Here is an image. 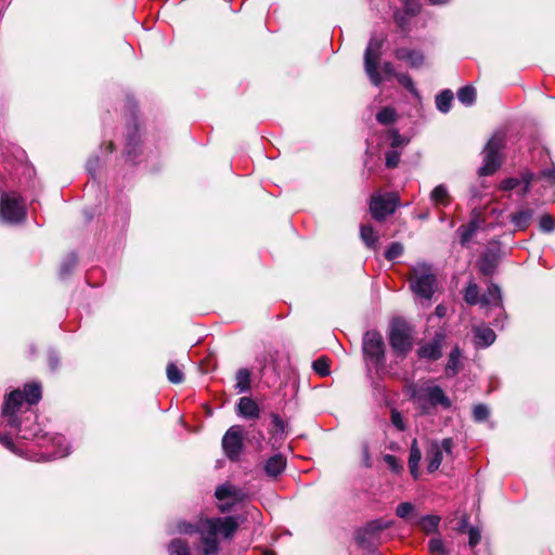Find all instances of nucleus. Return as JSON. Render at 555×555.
I'll return each instance as SVG.
<instances>
[{
  "mask_svg": "<svg viewBox=\"0 0 555 555\" xmlns=\"http://www.w3.org/2000/svg\"><path fill=\"white\" fill-rule=\"evenodd\" d=\"M0 442L5 446L8 449L14 451V446L12 441V437L9 436V434L1 435L0 434Z\"/></svg>",
  "mask_w": 555,
  "mask_h": 555,
  "instance_id": "nucleus-50",
  "label": "nucleus"
},
{
  "mask_svg": "<svg viewBox=\"0 0 555 555\" xmlns=\"http://www.w3.org/2000/svg\"><path fill=\"white\" fill-rule=\"evenodd\" d=\"M263 555H275L273 552L266 551Z\"/></svg>",
  "mask_w": 555,
  "mask_h": 555,
  "instance_id": "nucleus-60",
  "label": "nucleus"
},
{
  "mask_svg": "<svg viewBox=\"0 0 555 555\" xmlns=\"http://www.w3.org/2000/svg\"><path fill=\"white\" fill-rule=\"evenodd\" d=\"M414 397L422 403L425 409V403L435 408L440 405L443 409L451 408V400L444 393L441 387L431 384H425L414 390Z\"/></svg>",
  "mask_w": 555,
  "mask_h": 555,
  "instance_id": "nucleus-8",
  "label": "nucleus"
},
{
  "mask_svg": "<svg viewBox=\"0 0 555 555\" xmlns=\"http://www.w3.org/2000/svg\"><path fill=\"white\" fill-rule=\"evenodd\" d=\"M383 46L382 38H372L367 44L364 54V66L365 72L371 80V82L375 86L380 85L382 77L377 70V62L379 60L380 49Z\"/></svg>",
  "mask_w": 555,
  "mask_h": 555,
  "instance_id": "nucleus-11",
  "label": "nucleus"
},
{
  "mask_svg": "<svg viewBox=\"0 0 555 555\" xmlns=\"http://www.w3.org/2000/svg\"><path fill=\"white\" fill-rule=\"evenodd\" d=\"M444 311H446V310H444V308H443V307H441V306H438V307L436 308V312H437V314H438V315H440V317H441V315H443Z\"/></svg>",
  "mask_w": 555,
  "mask_h": 555,
  "instance_id": "nucleus-58",
  "label": "nucleus"
},
{
  "mask_svg": "<svg viewBox=\"0 0 555 555\" xmlns=\"http://www.w3.org/2000/svg\"><path fill=\"white\" fill-rule=\"evenodd\" d=\"M480 271L486 274V275H490L492 274L493 272V266L492 263L488 262V261H483L481 264H480Z\"/></svg>",
  "mask_w": 555,
  "mask_h": 555,
  "instance_id": "nucleus-52",
  "label": "nucleus"
},
{
  "mask_svg": "<svg viewBox=\"0 0 555 555\" xmlns=\"http://www.w3.org/2000/svg\"><path fill=\"white\" fill-rule=\"evenodd\" d=\"M459 232H460V235H461V243L463 245H465L466 243L469 242L472 236L475 234L476 225H475V223L472 222L467 227H461Z\"/></svg>",
  "mask_w": 555,
  "mask_h": 555,
  "instance_id": "nucleus-40",
  "label": "nucleus"
},
{
  "mask_svg": "<svg viewBox=\"0 0 555 555\" xmlns=\"http://www.w3.org/2000/svg\"><path fill=\"white\" fill-rule=\"evenodd\" d=\"M430 201L436 206H448L451 202L448 188L444 184L437 185L430 192Z\"/></svg>",
  "mask_w": 555,
  "mask_h": 555,
  "instance_id": "nucleus-23",
  "label": "nucleus"
},
{
  "mask_svg": "<svg viewBox=\"0 0 555 555\" xmlns=\"http://www.w3.org/2000/svg\"><path fill=\"white\" fill-rule=\"evenodd\" d=\"M489 409L485 404H477L473 409V416L476 422H483L489 417Z\"/></svg>",
  "mask_w": 555,
  "mask_h": 555,
  "instance_id": "nucleus-39",
  "label": "nucleus"
},
{
  "mask_svg": "<svg viewBox=\"0 0 555 555\" xmlns=\"http://www.w3.org/2000/svg\"><path fill=\"white\" fill-rule=\"evenodd\" d=\"M403 245L401 243L395 242L391 243L390 246L385 251V257L387 260H395L403 254Z\"/></svg>",
  "mask_w": 555,
  "mask_h": 555,
  "instance_id": "nucleus-37",
  "label": "nucleus"
},
{
  "mask_svg": "<svg viewBox=\"0 0 555 555\" xmlns=\"http://www.w3.org/2000/svg\"><path fill=\"white\" fill-rule=\"evenodd\" d=\"M384 461L393 472H398L401 468V465L398 463L396 456L391 454H386L384 456Z\"/></svg>",
  "mask_w": 555,
  "mask_h": 555,
  "instance_id": "nucleus-49",
  "label": "nucleus"
},
{
  "mask_svg": "<svg viewBox=\"0 0 555 555\" xmlns=\"http://www.w3.org/2000/svg\"><path fill=\"white\" fill-rule=\"evenodd\" d=\"M398 203L399 196L396 193L376 194L371 198L370 210L375 220L382 221L395 212Z\"/></svg>",
  "mask_w": 555,
  "mask_h": 555,
  "instance_id": "nucleus-10",
  "label": "nucleus"
},
{
  "mask_svg": "<svg viewBox=\"0 0 555 555\" xmlns=\"http://www.w3.org/2000/svg\"><path fill=\"white\" fill-rule=\"evenodd\" d=\"M462 352L459 347H454L449 354L448 363L446 366V373L448 376H454L460 369V359Z\"/></svg>",
  "mask_w": 555,
  "mask_h": 555,
  "instance_id": "nucleus-25",
  "label": "nucleus"
},
{
  "mask_svg": "<svg viewBox=\"0 0 555 555\" xmlns=\"http://www.w3.org/2000/svg\"><path fill=\"white\" fill-rule=\"evenodd\" d=\"M533 179V175L530 172H525L521 175L520 179L517 178H507L501 182V189L504 191H512L519 188V194L521 196L526 195L530 190V184Z\"/></svg>",
  "mask_w": 555,
  "mask_h": 555,
  "instance_id": "nucleus-16",
  "label": "nucleus"
},
{
  "mask_svg": "<svg viewBox=\"0 0 555 555\" xmlns=\"http://www.w3.org/2000/svg\"><path fill=\"white\" fill-rule=\"evenodd\" d=\"M475 345L481 348L489 347L495 340V333L487 326L474 328Z\"/></svg>",
  "mask_w": 555,
  "mask_h": 555,
  "instance_id": "nucleus-18",
  "label": "nucleus"
},
{
  "mask_svg": "<svg viewBox=\"0 0 555 555\" xmlns=\"http://www.w3.org/2000/svg\"><path fill=\"white\" fill-rule=\"evenodd\" d=\"M396 57L401 61H405L411 67L417 68L424 62V56L421 52L410 50L406 48H400L396 50Z\"/></svg>",
  "mask_w": 555,
  "mask_h": 555,
  "instance_id": "nucleus-17",
  "label": "nucleus"
},
{
  "mask_svg": "<svg viewBox=\"0 0 555 555\" xmlns=\"http://www.w3.org/2000/svg\"><path fill=\"white\" fill-rule=\"evenodd\" d=\"M111 152L113 151V143H109Z\"/></svg>",
  "mask_w": 555,
  "mask_h": 555,
  "instance_id": "nucleus-61",
  "label": "nucleus"
},
{
  "mask_svg": "<svg viewBox=\"0 0 555 555\" xmlns=\"http://www.w3.org/2000/svg\"><path fill=\"white\" fill-rule=\"evenodd\" d=\"M414 512V506L409 502L400 503L396 508V515L402 519H408Z\"/></svg>",
  "mask_w": 555,
  "mask_h": 555,
  "instance_id": "nucleus-38",
  "label": "nucleus"
},
{
  "mask_svg": "<svg viewBox=\"0 0 555 555\" xmlns=\"http://www.w3.org/2000/svg\"><path fill=\"white\" fill-rule=\"evenodd\" d=\"M52 443L56 448L53 457H64L69 454L70 447L65 437L57 435L52 438Z\"/></svg>",
  "mask_w": 555,
  "mask_h": 555,
  "instance_id": "nucleus-29",
  "label": "nucleus"
},
{
  "mask_svg": "<svg viewBox=\"0 0 555 555\" xmlns=\"http://www.w3.org/2000/svg\"><path fill=\"white\" fill-rule=\"evenodd\" d=\"M388 339L393 352L398 357H405L413 347V330L405 321L396 319L390 324Z\"/></svg>",
  "mask_w": 555,
  "mask_h": 555,
  "instance_id": "nucleus-4",
  "label": "nucleus"
},
{
  "mask_svg": "<svg viewBox=\"0 0 555 555\" xmlns=\"http://www.w3.org/2000/svg\"><path fill=\"white\" fill-rule=\"evenodd\" d=\"M411 0H404L406 12L414 14L417 12L418 8L416 3H410Z\"/></svg>",
  "mask_w": 555,
  "mask_h": 555,
  "instance_id": "nucleus-53",
  "label": "nucleus"
},
{
  "mask_svg": "<svg viewBox=\"0 0 555 555\" xmlns=\"http://www.w3.org/2000/svg\"><path fill=\"white\" fill-rule=\"evenodd\" d=\"M222 447L230 460H237L243 449V430L241 426L230 427L223 436Z\"/></svg>",
  "mask_w": 555,
  "mask_h": 555,
  "instance_id": "nucleus-12",
  "label": "nucleus"
},
{
  "mask_svg": "<svg viewBox=\"0 0 555 555\" xmlns=\"http://www.w3.org/2000/svg\"><path fill=\"white\" fill-rule=\"evenodd\" d=\"M98 162H99L98 158H95L94 164H93V160L88 162L87 168L90 172H93L95 170V165Z\"/></svg>",
  "mask_w": 555,
  "mask_h": 555,
  "instance_id": "nucleus-57",
  "label": "nucleus"
},
{
  "mask_svg": "<svg viewBox=\"0 0 555 555\" xmlns=\"http://www.w3.org/2000/svg\"><path fill=\"white\" fill-rule=\"evenodd\" d=\"M236 389L238 392H245L250 388V372L247 369H240L236 372Z\"/></svg>",
  "mask_w": 555,
  "mask_h": 555,
  "instance_id": "nucleus-31",
  "label": "nucleus"
},
{
  "mask_svg": "<svg viewBox=\"0 0 555 555\" xmlns=\"http://www.w3.org/2000/svg\"><path fill=\"white\" fill-rule=\"evenodd\" d=\"M444 341V334L441 332H438L435 334L433 340L422 345L418 350L417 354L422 359L427 360H438L442 354V344Z\"/></svg>",
  "mask_w": 555,
  "mask_h": 555,
  "instance_id": "nucleus-14",
  "label": "nucleus"
},
{
  "mask_svg": "<svg viewBox=\"0 0 555 555\" xmlns=\"http://www.w3.org/2000/svg\"><path fill=\"white\" fill-rule=\"evenodd\" d=\"M504 146V137L502 134H494L485 147L483 164L479 168L480 176L492 175L501 165L500 151Z\"/></svg>",
  "mask_w": 555,
  "mask_h": 555,
  "instance_id": "nucleus-6",
  "label": "nucleus"
},
{
  "mask_svg": "<svg viewBox=\"0 0 555 555\" xmlns=\"http://www.w3.org/2000/svg\"><path fill=\"white\" fill-rule=\"evenodd\" d=\"M237 411L241 416L246 418H257L259 416V408L249 397H243L240 399Z\"/></svg>",
  "mask_w": 555,
  "mask_h": 555,
  "instance_id": "nucleus-20",
  "label": "nucleus"
},
{
  "mask_svg": "<svg viewBox=\"0 0 555 555\" xmlns=\"http://www.w3.org/2000/svg\"><path fill=\"white\" fill-rule=\"evenodd\" d=\"M41 399V386L38 383H30L24 386V389H16L9 393L5 398L2 413L1 424L9 427L12 433H16L22 439H30L35 437V433L22 426L17 414L27 411L29 406L37 404Z\"/></svg>",
  "mask_w": 555,
  "mask_h": 555,
  "instance_id": "nucleus-2",
  "label": "nucleus"
},
{
  "mask_svg": "<svg viewBox=\"0 0 555 555\" xmlns=\"http://www.w3.org/2000/svg\"><path fill=\"white\" fill-rule=\"evenodd\" d=\"M466 526V521H463L462 529Z\"/></svg>",
  "mask_w": 555,
  "mask_h": 555,
  "instance_id": "nucleus-62",
  "label": "nucleus"
},
{
  "mask_svg": "<svg viewBox=\"0 0 555 555\" xmlns=\"http://www.w3.org/2000/svg\"><path fill=\"white\" fill-rule=\"evenodd\" d=\"M453 101V93L451 90H443L436 96V106L441 113H448L451 108Z\"/></svg>",
  "mask_w": 555,
  "mask_h": 555,
  "instance_id": "nucleus-28",
  "label": "nucleus"
},
{
  "mask_svg": "<svg viewBox=\"0 0 555 555\" xmlns=\"http://www.w3.org/2000/svg\"><path fill=\"white\" fill-rule=\"evenodd\" d=\"M422 460V451L418 447L417 440L414 439L410 447L409 468L411 475L416 479L418 477V465Z\"/></svg>",
  "mask_w": 555,
  "mask_h": 555,
  "instance_id": "nucleus-22",
  "label": "nucleus"
},
{
  "mask_svg": "<svg viewBox=\"0 0 555 555\" xmlns=\"http://www.w3.org/2000/svg\"><path fill=\"white\" fill-rule=\"evenodd\" d=\"M383 73L385 76H395L397 78L398 73H396L395 67L391 63L387 62L383 65Z\"/></svg>",
  "mask_w": 555,
  "mask_h": 555,
  "instance_id": "nucleus-51",
  "label": "nucleus"
},
{
  "mask_svg": "<svg viewBox=\"0 0 555 555\" xmlns=\"http://www.w3.org/2000/svg\"><path fill=\"white\" fill-rule=\"evenodd\" d=\"M0 218L3 222L17 224L26 218V206L15 192L3 193L0 198Z\"/></svg>",
  "mask_w": 555,
  "mask_h": 555,
  "instance_id": "nucleus-5",
  "label": "nucleus"
},
{
  "mask_svg": "<svg viewBox=\"0 0 555 555\" xmlns=\"http://www.w3.org/2000/svg\"><path fill=\"white\" fill-rule=\"evenodd\" d=\"M389 525L388 524H385V525H382L379 522H374V524H371L369 525L366 528H364L363 530L359 531L358 534H357V543L363 547V548H366V550H371L373 547L376 546V534L388 528Z\"/></svg>",
  "mask_w": 555,
  "mask_h": 555,
  "instance_id": "nucleus-15",
  "label": "nucleus"
},
{
  "mask_svg": "<svg viewBox=\"0 0 555 555\" xmlns=\"http://www.w3.org/2000/svg\"><path fill=\"white\" fill-rule=\"evenodd\" d=\"M240 526L238 517L201 518L196 524L179 520L176 531L181 534H201V555H218L220 550L219 538L231 540Z\"/></svg>",
  "mask_w": 555,
  "mask_h": 555,
  "instance_id": "nucleus-1",
  "label": "nucleus"
},
{
  "mask_svg": "<svg viewBox=\"0 0 555 555\" xmlns=\"http://www.w3.org/2000/svg\"><path fill=\"white\" fill-rule=\"evenodd\" d=\"M543 175L555 182V169L544 170Z\"/></svg>",
  "mask_w": 555,
  "mask_h": 555,
  "instance_id": "nucleus-55",
  "label": "nucleus"
},
{
  "mask_svg": "<svg viewBox=\"0 0 555 555\" xmlns=\"http://www.w3.org/2000/svg\"><path fill=\"white\" fill-rule=\"evenodd\" d=\"M457 99L464 105H472L476 99V91L473 87H463L457 91Z\"/></svg>",
  "mask_w": 555,
  "mask_h": 555,
  "instance_id": "nucleus-34",
  "label": "nucleus"
},
{
  "mask_svg": "<svg viewBox=\"0 0 555 555\" xmlns=\"http://www.w3.org/2000/svg\"><path fill=\"white\" fill-rule=\"evenodd\" d=\"M453 440L451 438H444L441 441H431L426 450V462L427 470L429 473L436 472L442 460L446 457H452Z\"/></svg>",
  "mask_w": 555,
  "mask_h": 555,
  "instance_id": "nucleus-7",
  "label": "nucleus"
},
{
  "mask_svg": "<svg viewBox=\"0 0 555 555\" xmlns=\"http://www.w3.org/2000/svg\"><path fill=\"white\" fill-rule=\"evenodd\" d=\"M362 349L364 357L371 363L377 365L385 360V344L380 333L369 331L363 336Z\"/></svg>",
  "mask_w": 555,
  "mask_h": 555,
  "instance_id": "nucleus-9",
  "label": "nucleus"
},
{
  "mask_svg": "<svg viewBox=\"0 0 555 555\" xmlns=\"http://www.w3.org/2000/svg\"><path fill=\"white\" fill-rule=\"evenodd\" d=\"M397 79L398 81L405 88L408 89L412 94L414 95H418L417 93V90L414 86V82L413 80L411 79L410 76L405 75V74H398L397 75Z\"/></svg>",
  "mask_w": 555,
  "mask_h": 555,
  "instance_id": "nucleus-42",
  "label": "nucleus"
},
{
  "mask_svg": "<svg viewBox=\"0 0 555 555\" xmlns=\"http://www.w3.org/2000/svg\"><path fill=\"white\" fill-rule=\"evenodd\" d=\"M314 371L321 376H327L330 374V365L326 359L320 358L313 362Z\"/></svg>",
  "mask_w": 555,
  "mask_h": 555,
  "instance_id": "nucleus-43",
  "label": "nucleus"
},
{
  "mask_svg": "<svg viewBox=\"0 0 555 555\" xmlns=\"http://www.w3.org/2000/svg\"><path fill=\"white\" fill-rule=\"evenodd\" d=\"M532 216L533 211L531 209H521L511 215V222L516 229L524 230L529 225Z\"/></svg>",
  "mask_w": 555,
  "mask_h": 555,
  "instance_id": "nucleus-24",
  "label": "nucleus"
},
{
  "mask_svg": "<svg viewBox=\"0 0 555 555\" xmlns=\"http://www.w3.org/2000/svg\"><path fill=\"white\" fill-rule=\"evenodd\" d=\"M286 467V460L282 454L271 456L264 464V470L268 476L276 477Z\"/></svg>",
  "mask_w": 555,
  "mask_h": 555,
  "instance_id": "nucleus-21",
  "label": "nucleus"
},
{
  "mask_svg": "<svg viewBox=\"0 0 555 555\" xmlns=\"http://www.w3.org/2000/svg\"><path fill=\"white\" fill-rule=\"evenodd\" d=\"M169 555H191L189 543L180 538L172 539L168 544Z\"/></svg>",
  "mask_w": 555,
  "mask_h": 555,
  "instance_id": "nucleus-26",
  "label": "nucleus"
},
{
  "mask_svg": "<svg viewBox=\"0 0 555 555\" xmlns=\"http://www.w3.org/2000/svg\"><path fill=\"white\" fill-rule=\"evenodd\" d=\"M390 145L395 150L399 146H403L408 143V140L404 139L398 130L391 129L389 132Z\"/></svg>",
  "mask_w": 555,
  "mask_h": 555,
  "instance_id": "nucleus-41",
  "label": "nucleus"
},
{
  "mask_svg": "<svg viewBox=\"0 0 555 555\" xmlns=\"http://www.w3.org/2000/svg\"><path fill=\"white\" fill-rule=\"evenodd\" d=\"M480 304L483 307H501L502 294L496 284H490L487 293L480 298Z\"/></svg>",
  "mask_w": 555,
  "mask_h": 555,
  "instance_id": "nucleus-19",
  "label": "nucleus"
},
{
  "mask_svg": "<svg viewBox=\"0 0 555 555\" xmlns=\"http://www.w3.org/2000/svg\"><path fill=\"white\" fill-rule=\"evenodd\" d=\"M411 289L420 297L430 299L434 295L437 283L433 269L427 263H416L411 269L410 274Z\"/></svg>",
  "mask_w": 555,
  "mask_h": 555,
  "instance_id": "nucleus-3",
  "label": "nucleus"
},
{
  "mask_svg": "<svg viewBox=\"0 0 555 555\" xmlns=\"http://www.w3.org/2000/svg\"><path fill=\"white\" fill-rule=\"evenodd\" d=\"M440 522V517L437 515H427L418 519L417 525L426 533H434L437 531Z\"/></svg>",
  "mask_w": 555,
  "mask_h": 555,
  "instance_id": "nucleus-27",
  "label": "nucleus"
},
{
  "mask_svg": "<svg viewBox=\"0 0 555 555\" xmlns=\"http://www.w3.org/2000/svg\"><path fill=\"white\" fill-rule=\"evenodd\" d=\"M400 160V153L396 150L388 151L386 153V166L388 168H395L398 166Z\"/></svg>",
  "mask_w": 555,
  "mask_h": 555,
  "instance_id": "nucleus-45",
  "label": "nucleus"
},
{
  "mask_svg": "<svg viewBox=\"0 0 555 555\" xmlns=\"http://www.w3.org/2000/svg\"><path fill=\"white\" fill-rule=\"evenodd\" d=\"M481 540V531L478 527L468 528V544L470 547L476 546Z\"/></svg>",
  "mask_w": 555,
  "mask_h": 555,
  "instance_id": "nucleus-44",
  "label": "nucleus"
},
{
  "mask_svg": "<svg viewBox=\"0 0 555 555\" xmlns=\"http://www.w3.org/2000/svg\"><path fill=\"white\" fill-rule=\"evenodd\" d=\"M398 118V114L393 107L386 106L383 107L377 114H376V120L380 125H391L393 124Z\"/></svg>",
  "mask_w": 555,
  "mask_h": 555,
  "instance_id": "nucleus-30",
  "label": "nucleus"
},
{
  "mask_svg": "<svg viewBox=\"0 0 555 555\" xmlns=\"http://www.w3.org/2000/svg\"><path fill=\"white\" fill-rule=\"evenodd\" d=\"M272 424L274 427L275 435H278V434L282 435L284 433V422L276 414L272 415Z\"/></svg>",
  "mask_w": 555,
  "mask_h": 555,
  "instance_id": "nucleus-48",
  "label": "nucleus"
},
{
  "mask_svg": "<svg viewBox=\"0 0 555 555\" xmlns=\"http://www.w3.org/2000/svg\"><path fill=\"white\" fill-rule=\"evenodd\" d=\"M166 373L170 383L180 384L183 382V373L175 363L167 365Z\"/></svg>",
  "mask_w": 555,
  "mask_h": 555,
  "instance_id": "nucleus-35",
  "label": "nucleus"
},
{
  "mask_svg": "<svg viewBox=\"0 0 555 555\" xmlns=\"http://www.w3.org/2000/svg\"><path fill=\"white\" fill-rule=\"evenodd\" d=\"M540 228L544 232H551L554 230V220L550 215H543L539 221Z\"/></svg>",
  "mask_w": 555,
  "mask_h": 555,
  "instance_id": "nucleus-46",
  "label": "nucleus"
},
{
  "mask_svg": "<svg viewBox=\"0 0 555 555\" xmlns=\"http://www.w3.org/2000/svg\"><path fill=\"white\" fill-rule=\"evenodd\" d=\"M464 299L469 305H477L480 302L478 285L475 282H469L464 294Z\"/></svg>",
  "mask_w": 555,
  "mask_h": 555,
  "instance_id": "nucleus-33",
  "label": "nucleus"
},
{
  "mask_svg": "<svg viewBox=\"0 0 555 555\" xmlns=\"http://www.w3.org/2000/svg\"><path fill=\"white\" fill-rule=\"evenodd\" d=\"M49 365L52 370H55L59 365V359L54 353L49 356Z\"/></svg>",
  "mask_w": 555,
  "mask_h": 555,
  "instance_id": "nucleus-54",
  "label": "nucleus"
},
{
  "mask_svg": "<svg viewBox=\"0 0 555 555\" xmlns=\"http://www.w3.org/2000/svg\"><path fill=\"white\" fill-rule=\"evenodd\" d=\"M75 263H76V259H75V258L70 259V262H69L68 264H66V263H65V264H63V267H62V272H64V273H65V272H68V271H69V268H70V267H73V266H75Z\"/></svg>",
  "mask_w": 555,
  "mask_h": 555,
  "instance_id": "nucleus-56",
  "label": "nucleus"
},
{
  "mask_svg": "<svg viewBox=\"0 0 555 555\" xmlns=\"http://www.w3.org/2000/svg\"><path fill=\"white\" fill-rule=\"evenodd\" d=\"M215 495L219 501H229L227 504L219 506L221 512H227L232 505L245 499V492L242 489L228 482L219 486L216 489Z\"/></svg>",
  "mask_w": 555,
  "mask_h": 555,
  "instance_id": "nucleus-13",
  "label": "nucleus"
},
{
  "mask_svg": "<svg viewBox=\"0 0 555 555\" xmlns=\"http://www.w3.org/2000/svg\"><path fill=\"white\" fill-rule=\"evenodd\" d=\"M428 550L433 555H448L444 543L439 538H433L428 542Z\"/></svg>",
  "mask_w": 555,
  "mask_h": 555,
  "instance_id": "nucleus-36",
  "label": "nucleus"
},
{
  "mask_svg": "<svg viewBox=\"0 0 555 555\" xmlns=\"http://www.w3.org/2000/svg\"><path fill=\"white\" fill-rule=\"evenodd\" d=\"M391 423L397 429L401 431L405 429L403 417L397 410L391 411Z\"/></svg>",
  "mask_w": 555,
  "mask_h": 555,
  "instance_id": "nucleus-47",
  "label": "nucleus"
},
{
  "mask_svg": "<svg viewBox=\"0 0 555 555\" xmlns=\"http://www.w3.org/2000/svg\"><path fill=\"white\" fill-rule=\"evenodd\" d=\"M430 3L433 4H444L447 3L449 0H429Z\"/></svg>",
  "mask_w": 555,
  "mask_h": 555,
  "instance_id": "nucleus-59",
  "label": "nucleus"
},
{
  "mask_svg": "<svg viewBox=\"0 0 555 555\" xmlns=\"http://www.w3.org/2000/svg\"><path fill=\"white\" fill-rule=\"evenodd\" d=\"M360 236L367 247L375 248L378 236L371 225H361Z\"/></svg>",
  "mask_w": 555,
  "mask_h": 555,
  "instance_id": "nucleus-32",
  "label": "nucleus"
}]
</instances>
